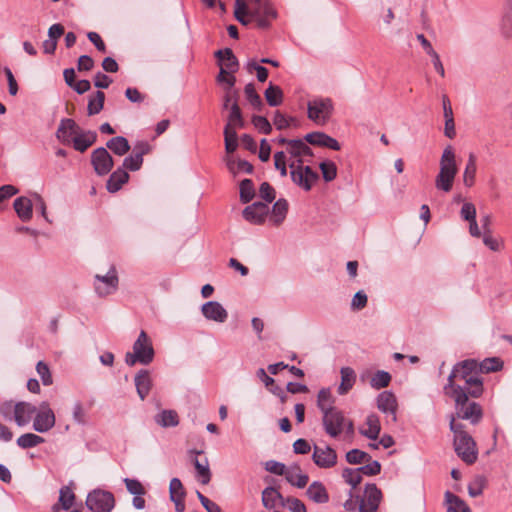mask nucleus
Masks as SVG:
<instances>
[{"label": "nucleus", "mask_w": 512, "mask_h": 512, "mask_svg": "<svg viewBox=\"0 0 512 512\" xmlns=\"http://www.w3.org/2000/svg\"><path fill=\"white\" fill-rule=\"evenodd\" d=\"M458 383L472 384V389L469 392L471 398H479L484 392L483 379L479 375H471L467 371L458 368L455 364L448 376L447 383L443 387V391L446 396L457 402L465 396L463 393L460 394L462 390Z\"/></svg>", "instance_id": "1"}, {"label": "nucleus", "mask_w": 512, "mask_h": 512, "mask_svg": "<svg viewBox=\"0 0 512 512\" xmlns=\"http://www.w3.org/2000/svg\"><path fill=\"white\" fill-rule=\"evenodd\" d=\"M322 426L325 433L334 439L343 435L345 441L352 442L355 435L353 421L339 408L325 411L322 415Z\"/></svg>", "instance_id": "2"}, {"label": "nucleus", "mask_w": 512, "mask_h": 512, "mask_svg": "<svg viewBox=\"0 0 512 512\" xmlns=\"http://www.w3.org/2000/svg\"><path fill=\"white\" fill-rule=\"evenodd\" d=\"M457 173L456 155L449 145L443 150L440 158V170L435 178L436 189L445 193L450 192Z\"/></svg>", "instance_id": "3"}, {"label": "nucleus", "mask_w": 512, "mask_h": 512, "mask_svg": "<svg viewBox=\"0 0 512 512\" xmlns=\"http://www.w3.org/2000/svg\"><path fill=\"white\" fill-rule=\"evenodd\" d=\"M461 387V393H463L465 396L464 398L460 399L459 402L454 401L455 403V410L456 415L459 419L468 420L471 424L476 425L478 424L482 417H483V410L480 404H478L475 401H469V398H471V394L468 393L472 389V384L468 385L466 383H458Z\"/></svg>", "instance_id": "4"}, {"label": "nucleus", "mask_w": 512, "mask_h": 512, "mask_svg": "<svg viewBox=\"0 0 512 512\" xmlns=\"http://www.w3.org/2000/svg\"><path fill=\"white\" fill-rule=\"evenodd\" d=\"M154 355L152 342L146 332L142 330L133 343V352L126 353L125 363L128 366H134L136 363L149 365L153 361Z\"/></svg>", "instance_id": "5"}, {"label": "nucleus", "mask_w": 512, "mask_h": 512, "mask_svg": "<svg viewBox=\"0 0 512 512\" xmlns=\"http://www.w3.org/2000/svg\"><path fill=\"white\" fill-rule=\"evenodd\" d=\"M289 167L293 183L306 192L319 180V174L310 166H304L301 158L291 162Z\"/></svg>", "instance_id": "6"}, {"label": "nucleus", "mask_w": 512, "mask_h": 512, "mask_svg": "<svg viewBox=\"0 0 512 512\" xmlns=\"http://www.w3.org/2000/svg\"><path fill=\"white\" fill-rule=\"evenodd\" d=\"M250 18L256 23V27L267 30L272 21L277 18V11L269 0H255L250 5Z\"/></svg>", "instance_id": "7"}, {"label": "nucleus", "mask_w": 512, "mask_h": 512, "mask_svg": "<svg viewBox=\"0 0 512 512\" xmlns=\"http://www.w3.org/2000/svg\"><path fill=\"white\" fill-rule=\"evenodd\" d=\"M307 110L310 120L318 124H325L333 113V101L328 97H317L308 102Z\"/></svg>", "instance_id": "8"}, {"label": "nucleus", "mask_w": 512, "mask_h": 512, "mask_svg": "<svg viewBox=\"0 0 512 512\" xmlns=\"http://www.w3.org/2000/svg\"><path fill=\"white\" fill-rule=\"evenodd\" d=\"M85 504L91 512H111L115 498L110 491L97 488L88 493Z\"/></svg>", "instance_id": "9"}, {"label": "nucleus", "mask_w": 512, "mask_h": 512, "mask_svg": "<svg viewBox=\"0 0 512 512\" xmlns=\"http://www.w3.org/2000/svg\"><path fill=\"white\" fill-rule=\"evenodd\" d=\"M454 450L459 458L468 465L474 464L478 458L476 442L469 434L454 438Z\"/></svg>", "instance_id": "10"}, {"label": "nucleus", "mask_w": 512, "mask_h": 512, "mask_svg": "<svg viewBox=\"0 0 512 512\" xmlns=\"http://www.w3.org/2000/svg\"><path fill=\"white\" fill-rule=\"evenodd\" d=\"M56 417L47 401L40 403L34 415L33 429L38 433H46L55 426Z\"/></svg>", "instance_id": "11"}, {"label": "nucleus", "mask_w": 512, "mask_h": 512, "mask_svg": "<svg viewBox=\"0 0 512 512\" xmlns=\"http://www.w3.org/2000/svg\"><path fill=\"white\" fill-rule=\"evenodd\" d=\"M359 499V512H376L379 508L382 492L374 483L365 485L363 496L357 495Z\"/></svg>", "instance_id": "12"}, {"label": "nucleus", "mask_w": 512, "mask_h": 512, "mask_svg": "<svg viewBox=\"0 0 512 512\" xmlns=\"http://www.w3.org/2000/svg\"><path fill=\"white\" fill-rule=\"evenodd\" d=\"M118 276L114 267L106 275H95L94 289L99 297H106L115 293L118 289Z\"/></svg>", "instance_id": "13"}, {"label": "nucleus", "mask_w": 512, "mask_h": 512, "mask_svg": "<svg viewBox=\"0 0 512 512\" xmlns=\"http://www.w3.org/2000/svg\"><path fill=\"white\" fill-rule=\"evenodd\" d=\"M91 164L98 176H104L112 170L114 161L107 148L98 147L91 153Z\"/></svg>", "instance_id": "14"}, {"label": "nucleus", "mask_w": 512, "mask_h": 512, "mask_svg": "<svg viewBox=\"0 0 512 512\" xmlns=\"http://www.w3.org/2000/svg\"><path fill=\"white\" fill-rule=\"evenodd\" d=\"M269 213L270 208L267 203L256 201L243 209L242 216L253 225H262Z\"/></svg>", "instance_id": "15"}, {"label": "nucleus", "mask_w": 512, "mask_h": 512, "mask_svg": "<svg viewBox=\"0 0 512 512\" xmlns=\"http://www.w3.org/2000/svg\"><path fill=\"white\" fill-rule=\"evenodd\" d=\"M312 460L319 468L329 469L337 464V453L330 445L325 447L314 445Z\"/></svg>", "instance_id": "16"}, {"label": "nucleus", "mask_w": 512, "mask_h": 512, "mask_svg": "<svg viewBox=\"0 0 512 512\" xmlns=\"http://www.w3.org/2000/svg\"><path fill=\"white\" fill-rule=\"evenodd\" d=\"M376 402L377 408L395 423L397 421L396 412L398 404L394 393L391 391H383L377 396Z\"/></svg>", "instance_id": "17"}, {"label": "nucleus", "mask_w": 512, "mask_h": 512, "mask_svg": "<svg viewBox=\"0 0 512 512\" xmlns=\"http://www.w3.org/2000/svg\"><path fill=\"white\" fill-rule=\"evenodd\" d=\"M201 313L205 319L217 323H224L228 318V312L218 301H208L202 304Z\"/></svg>", "instance_id": "18"}, {"label": "nucleus", "mask_w": 512, "mask_h": 512, "mask_svg": "<svg viewBox=\"0 0 512 512\" xmlns=\"http://www.w3.org/2000/svg\"><path fill=\"white\" fill-rule=\"evenodd\" d=\"M80 128L71 118H64L60 121L56 131V138L64 145H69L73 139V135L79 134Z\"/></svg>", "instance_id": "19"}, {"label": "nucleus", "mask_w": 512, "mask_h": 512, "mask_svg": "<svg viewBox=\"0 0 512 512\" xmlns=\"http://www.w3.org/2000/svg\"><path fill=\"white\" fill-rule=\"evenodd\" d=\"M14 420L20 427L27 425L34 417L37 407L28 402H18L14 405Z\"/></svg>", "instance_id": "20"}, {"label": "nucleus", "mask_w": 512, "mask_h": 512, "mask_svg": "<svg viewBox=\"0 0 512 512\" xmlns=\"http://www.w3.org/2000/svg\"><path fill=\"white\" fill-rule=\"evenodd\" d=\"M220 68L223 67L226 72L235 73L239 69V62L230 48L220 49L215 52Z\"/></svg>", "instance_id": "21"}, {"label": "nucleus", "mask_w": 512, "mask_h": 512, "mask_svg": "<svg viewBox=\"0 0 512 512\" xmlns=\"http://www.w3.org/2000/svg\"><path fill=\"white\" fill-rule=\"evenodd\" d=\"M134 383L137 394L141 400H144L152 388V379L147 369H141L134 377Z\"/></svg>", "instance_id": "22"}, {"label": "nucleus", "mask_w": 512, "mask_h": 512, "mask_svg": "<svg viewBox=\"0 0 512 512\" xmlns=\"http://www.w3.org/2000/svg\"><path fill=\"white\" fill-rule=\"evenodd\" d=\"M97 140V133L95 131H81L73 137L71 143L76 151L81 153L85 152Z\"/></svg>", "instance_id": "23"}, {"label": "nucleus", "mask_w": 512, "mask_h": 512, "mask_svg": "<svg viewBox=\"0 0 512 512\" xmlns=\"http://www.w3.org/2000/svg\"><path fill=\"white\" fill-rule=\"evenodd\" d=\"M129 174L124 168L118 167L115 171H113L106 183V188L110 193H115L119 191L122 186L128 182Z\"/></svg>", "instance_id": "24"}, {"label": "nucleus", "mask_w": 512, "mask_h": 512, "mask_svg": "<svg viewBox=\"0 0 512 512\" xmlns=\"http://www.w3.org/2000/svg\"><path fill=\"white\" fill-rule=\"evenodd\" d=\"M340 374L341 383L338 387V394L345 395L353 388L356 382V373L353 368L346 366L340 369Z\"/></svg>", "instance_id": "25"}, {"label": "nucleus", "mask_w": 512, "mask_h": 512, "mask_svg": "<svg viewBox=\"0 0 512 512\" xmlns=\"http://www.w3.org/2000/svg\"><path fill=\"white\" fill-rule=\"evenodd\" d=\"M306 494L315 503L324 504L329 501L328 492L319 481L312 482L307 488Z\"/></svg>", "instance_id": "26"}, {"label": "nucleus", "mask_w": 512, "mask_h": 512, "mask_svg": "<svg viewBox=\"0 0 512 512\" xmlns=\"http://www.w3.org/2000/svg\"><path fill=\"white\" fill-rule=\"evenodd\" d=\"M284 496L274 487L268 486L262 491V504L267 509L281 506Z\"/></svg>", "instance_id": "27"}, {"label": "nucleus", "mask_w": 512, "mask_h": 512, "mask_svg": "<svg viewBox=\"0 0 512 512\" xmlns=\"http://www.w3.org/2000/svg\"><path fill=\"white\" fill-rule=\"evenodd\" d=\"M289 204L284 198L278 199L271 209L270 221L273 225L279 226L286 218Z\"/></svg>", "instance_id": "28"}, {"label": "nucleus", "mask_w": 512, "mask_h": 512, "mask_svg": "<svg viewBox=\"0 0 512 512\" xmlns=\"http://www.w3.org/2000/svg\"><path fill=\"white\" fill-rule=\"evenodd\" d=\"M285 479L288 483L297 488H304L309 481L308 475L301 473V469L298 465L288 468L287 473H285Z\"/></svg>", "instance_id": "29"}, {"label": "nucleus", "mask_w": 512, "mask_h": 512, "mask_svg": "<svg viewBox=\"0 0 512 512\" xmlns=\"http://www.w3.org/2000/svg\"><path fill=\"white\" fill-rule=\"evenodd\" d=\"M14 209L18 217L23 221H29L32 218V202L27 197H18L14 201Z\"/></svg>", "instance_id": "30"}, {"label": "nucleus", "mask_w": 512, "mask_h": 512, "mask_svg": "<svg viewBox=\"0 0 512 512\" xmlns=\"http://www.w3.org/2000/svg\"><path fill=\"white\" fill-rule=\"evenodd\" d=\"M106 148L110 149L115 155L123 156L127 154L131 147L124 136H116L106 142Z\"/></svg>", "instance_id": "31"}, {"label": "nucleus", "mask_w": 512, "mask_h": 512, "mask_svg": "<svg viewBox=\"0 0 512 512\" xmlns=\"http://www.w3.org/2000/svg\"><path fill=\"white\" fill-rule=\"evenodd\" d=\"M287 152L293 157L313 156L312 149L302 139H291Z\"/></svg>", "instance_id": "32"}, {"label": "nucleus", "mask_w": 512, "mask_h": 512, "mask_svg": "<svg viewBox=\"0 0 512 512\" xmlns=\"http://www.w3.org/2000/svg\"><path fill=\"white\" fill-rule=\"evenodd\" d=\"M365 423L368 426V428L360 429V434L368 439L376 440L379 437V433L381 430L378 416L375 414L368 415L366 417Z\"/></svg>", "instance_id": "33"}, {"label": "nucleus", "mask_w": 512, "mask_h": 512, "mask_svg": "<svg viewBox=\"0 0 512 512\" xmlns=\"http://www.w3.org/2000/svg\"><path fill=\"white\" fill-rule=\"evenodd\" d=\"M477 172V157L474 153H469L466 167L463 173V183L466 187H472L475 183Z\"/></svg>", "instance_id": "34"}, {"label": "nucleus", "mask_w": 512, "mask_h": 512, "mask_svg": "<svg viewBox=\"0 0 512 512\" xmlns=\"http://www.w3.org/2000/svg\"><path fill=\"white\" fill-rule=\"evenodd\" d=\"M447 512H471L469 506L457 495L450 491L445 492Z\"/></svg>", "instance_id": "35"}, {"label": "nucleus", "mask_w": 512, "mask_h": 512, "mask_svg": "<svg viewBox=\"0 0 512 512\" xmlns=\"http://www.w3.org/2000/svg\"><path fill=\"white\" fill-rule=\"evenodd\" d=\"M155 422L163 427H176L179 424V416L174 410H162L155 416Z\"/></svg>", "instance_id": "36"}, {"label": "nucleus", "mask_w": 512, "mask_h": 512, "mask_svg": "<svg viewBox=\"0 0 512 512\" xmlns=\"http://www.w3.org/2000/svg\"><path fill=\"white\" fill-rule=\"evenodd\" d=\"M193 465L196 469V477L198 481L203 485H207L211 480V471L209 468V462L207 458H204L203 462L198 458L193 460Z\"/></svg>", "instance_id": "37"}, {"label": "nucleus", "mask_w": 512, "mask_h": 512, "mask_svg": "<svg viewBox=\"0 0 512 512\" xmlns=\"http://www.w3.org/2000/svg\"><path fill=\"white\" fill-rule=\"evenodd\" d=\"M234 17L244 26L253 21L250 18V6L244 0L235 1Z\"/></svg>", "instance_id": "38"}, {"label": "nucleus", "mask_w": 512, "mask_h": 512, "mask_svg": "<svg viewBox=\"0 0 512 512\" xmlns=\"http://www.w3.org/2000/svg\"><path fill=\"white\" fill-rule=\"evenodd\" d=\"M105 94L98 90L93 95L89 96L87 114L89 116L97 115L104 107Z\"/></svg>", "instance_id": "39"}, {"label": "nucleus", "mask_w": 512, "mask_h": 512, "mask_svg": "<svg viewBox=\"0 0 512 512\" xmlns=\"http://www.w3.org/2000/svg\"><path fill=\"white\" fill-rule=\"evenodd\" d=\"M265 99L269 106L277 107L283 102V91L282 89L272 83L266 88L264 92Z\"/></svg>", "instance_id": "40"}, {"label": "nucleus", "mask_w": 512, "mask_h": 512, "mask_svg": "<svg viewBox=\"0 0 512 512\" xmlns=\"http://www.w3.org/2000/svg\"><path fill=\"white\" fill-rule=\"evenodd\" d=\"M333 403L334 399L330 390L328 388H322L317 395V407L322 412V415L325 413V411L337 408L333 406Z\"/></svg>", "instance_id": "41"}, {"label": "nucleus", "mask_w": 512, "mask_h": 512, "mask_svg": "<svg viewBox=\"0 0 512 512\" xmlns=\"http://www.w3.org/2000/svg\"><path fill=\"white\" fill-rule=\"evenodd\" d=\"M44 441V438L37 434L25 433L18 437L16 443L22 449H29L42 444Z\"/></svg>", "instance_id": "42"}, {"label": "nucleus", "mask_w": 512, "mask_h": 512, "mask_svg": "<svg viewBox=\"0 0 512 512\" xmlns=\"http://www.w3.org/2000/svg\"><path fill=\"white\" fill-rule=\"evenodd\" d=\"M244 93L247 101L250 103V105L257 111H261L264 104L260 97V95L257 93L255 86L253 83H248L244 88Z\"/></svg>", "instance_id": "43"}, {"label": "nucleus", "mask_w": 512, "mask_h": 512, "mask_svg": "<svg viewBox=\"0 0 512 512\" xmlns=\"http://www.w3.org/2000/svg\"><path fill=\"white\" fill-rule=\"evenodd\" d=\"M226 165L228 170L234 175L241 172L247 174L253 173V165L246 160L239 159L238 161H235L233 159H228Z\"/></svg>", "instance_id": "44"}, {"label": "nucleus", "mask_w": 512, "mask_h": 512, "mask_svg": "<svg viewBox=\"0 0 512 512\" xmlns=\"http://www.w3.org/2000/svg\"><path fill=\"white\" fill-rule=\"evenodd\" d=\"M224 143L227 153H233L238 147V136L234 128H230V124L224 127Z\"/></svg>", "instance_id": "45"}, {"label": "nucleus", "mask_w": 512, "mask_h": 512, "mask_svg": "<svg viewBox=\"0 0 512 512\" xmlns=\"http://www.w3.org/2000/svg\"><path fill=\"white\" fill-rule=\"evenodd\" d=\"M391 375L384 370H378L370 379V386L373 389L379 390L389 386L391 382Z\"/></svg>", "instance_id": "46"}, {"label": "nucleus", "mask_w": 512, "mask_h": 512, "mask_svg": "<svg viewBox=\"0 0 512 512\" xmlns=\"http://www.w3.org/2000/svg\"><path fill=\"white\" fill-rule=\"evenodd\" d=\"M227 124H230V128H234V129H235V127L243 128L245 125V122L242 117V112H241V109H240L237 101H235L230 106V112H229Z\"/></svg>", "instance_id": "47"}, {"label": "nucleus", "mask_w": 512, "mask_h": 512, "mask_svg": "<svg viewBox=\"0 0 512 512\" xmlns=\"http://www.w3.org/2000/svg\"><path fill=\"white\" fill-rule=\"evenodd\" d=\"M255 196V188L251 179H243L240 182V201L249 203Z\"/></svg>", "instance_id": "48"}, {"label": "nucleus", "mask_w": 512, "mask_h": 512, "mask_svg": "<svg viewBox=\"0 0 512 512\" xmlns=\"http://www.w3.org/2000/svg\"><path fill=\"white\" fill-rule=\"evenodd\" d=\"M479 365L481 373L497 372L503 368V361L499 357H491L485 358Z\"/></svg>", "instance_id": "49"}, {"label": "nucleus", "mask_w": 512, "mask_h": 512, "mask_svg": "<svg viewBox=\"0 0 512 512\" xmlns=\"http://www.w3.org/2000/svg\"><path fill=\"white\" fill-rule=\"evenodd\" d=\"M342 477L346 483L351 485V490L353 491L362 481V472L358 468H345L343 469Z\"/></svg>", "instance_id": "50"}, {"label": "nucleus", "mask_w": 512, "mask_h": 512, "mask_svg": "<svg viewBox=\"0 0 512 512\" xmlns=\"http://www.w3.org/2000/svg\"><path fill=\"white\" fill-rule=\"evenodd\" d=\"M325 182L333 181L337 176V166L331 160H324L319 164Z\"/></svg>", "instance_id": "51"}, {"label": "nucleus", "mask_w": 512, "mask_h": 512, "mask_svg": "<svg viewBox=\"0 0 512 512\" xmlns=\"http://www.w3.org/2000/svg\"><path fill=\"white\" fill-rule=\"evenodd\" d=\"M345 458L349 464L353 465L369 462L371 460V456L368 453L357 448L348 451Z\"/></svg>", "instance_id": "52"}, {"label": "nucleus", "mask_w": 512, "mask_h": 512, "mask_svg": "<svg viewBox=\"0 0 512 512\" xmlns=\"http://www.w3.org/2000/svg\"><path fill=\"white\" fill-rule=\"evenodd\" d=\"M251 122L253 126L264 135H269L272 132V126L265 116L253 115Z\"/></svg>", "instance_id": "53"}, {"label": "nucleus", "mask_w": 512, "mask_h": 512, "mask_svg": "<svg viewBox=\"0 0 512 512\" xmlns=\"http://www.w3.org/2000/svg\"><path fill=\"white\" fill-rule=\"evenodd\" d=\"M486 484L485 477L478 475L468 485V493L471 497H477L483 493Z\"/></svg>", "instance_id": "54"}, {"label": "nucleus", "mask_w": 512, "mask_h": 512, "mask_svg": "<svg viewBox=\"0 0 512 512\" xmlns=\"http://www.w3.org/2000/svg\"><path fill=\"white\" fill-rule=\"evenodd\" d=\"M281 507L288 509L291 512H306L305 504L295 497H284Z\"/></svg>", "instance_id": "55"}, {"label": "nucleus", "mask_w": 512, "mask_h": 512, "mask_svg": "<svg viewBox=\"0 0 512 512\" xmlns=\"http://www.w3.org/2000/svg\"><path fill=\"white\" fill-rule=\"evenodd\" d=\"M74 500L75 495L69 487L64 486L60 489L59 502L64 510H69L72 507Z\"/></svg>", "instance_id": "56"}, {"label": "nucleus", "mask_w": 512, "mask_h": 512, "mask_svg": "<svg viewBox=\"0 0 512 512\" xmlns=\"http://www.w3.org/2000/svg\"><path fill=\"white\" fill-rule=\"evenodd\" d=\"M143 161V158H139L132 153L131 155L124 158L121 168H124L125 171H138L141 169Z\"/></svg>", "instance_id": "57"}, {"label": "nucleus", "mask_w": 512, "mask_h": 512, "mask_svg": "<svg viewBox=\"0 0 512 512\" xmlns=\"http://www.w3.org/2000/svg\"><path fill=\"white\" fill-rule=\"evenodd\" d=\"M127 491L132 495H144L146 490L141 482L137 479L124 478Z\"/></svg>", "instance_id": "58"}, {"label": "nucleus", "mask_w": 512, "mask_h": 512, "mask_svg": "<svg viewBox=\"0 0 512 512\" xmlns=\"http://www.w3.org/2000/svg\"><path fill=\"white\" fill-rule=\"evenodd\" d=\"M170 499L185 498V490L179 478H172L169 485Z\"/></svg>", "instance_id": "59"}, {"label": "nucleus", "mask_w": 512, "mask_h": 512, "mask_svg": "<svg viewBox=\"0 0 512 512\" xmlns=\"http://www.w3.org/2000/svg\"><path fill=\"white\" fill-rule=\"evenodd\" d=\"M461 370L467 371L471 375H478L480 372L479 362L475 359H466L456 363Z\"/></svg>", "instance_id": "60"}, {"label": "nucleus", "mask_w": 512, "mask_h": 512, "mask_svg": "<svg viewBox=\"0 0 512 512\" xmlns=\"http://www.w3.org/2000/svg\"><path fill=\"white\" fill-rule=\"evenodd\" d=\"M36 371L39 374L43 385L49 386L52 384V375L46 363H44L43 361H39L36 365Z\"/></svg>", "instance_id": "61"}, {"label": "nucleus", "mask_w": 512, "mask_h": 512, "mask_svg": "<svg viewBox=\"0 0 512 512\" xmlns=\"http://www.w3.org/2000/svg\"><path fill=\"white\" fill-rule=\"evenodd\" d=\"M72 417L75 423L85 425L87 423L86 412L81 402L77 401L73 405Z\"/></svg>", "instance_id": "62"}, {"label": "nucleus", "mask_w": 512, "mask_h": 512, "mask_svg": "<svg viewBox=\"0 0 512 512\" xmlns=\"http://www.w3.org/2000/svg\"><path fill=\"white\" fill-rule=\"evenodd\" d=\"M327 135L324 132H311L305 135L304 140L311 145L323 147Z\"/></svg>", "instance_id": "63"}, {"label": "nucleus", "mask_w": 512, "mask_h": 512, "mask_svg": "<svg viewBox=\"0 0 512 512\" xmlns=\"http://www.w3.org/2000/svg\"><path fill=\"white\" fill-rule=\"evenodd\" d=\"M367 464L358 468L366 476H375L381 472V464L377 460L366 462Z\"/></svg>", "instance_id": "64"}]
</instances>
